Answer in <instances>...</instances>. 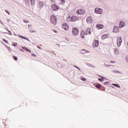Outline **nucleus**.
<instances>
[{
    "label": "nucleus",
    "instance_id": "nucleus-1",
    "mask_svg": "<svg viewBox=\"0 0 128 128\" xmlns=\"http://www.w3.org/2000/svg\"><path fill=\"white\" fill-rule=\"evenodd\" d=\"M92 29L90 28H88L86 32L84 30H82L80 32V36L82 38H84V35L88 36V34H92Z\"/></svg>",
    "mask_w": 128,
    "mask_h": 128
},
{
    "label": "nucleus",
    "instance_id": "nucleus-2",
    "mask_svg": "<svg viewBox=\"0 0 128 128\" xmlns=\"http://www.w3.org/2000/svg\"><path fill=\"white\" fill-rule=\"evenodd\" d=\"M50 20V22L54 25H56L58 22V19L56 18V17L54 15L51 16Z\"/></svg>",
    "mask_w": 128,
    "mask_h": 128
},
{
    "label": "nucleus",
    "instance_id": "nucleus-3",
    "mask_svg": "<svg viewBox=\"0 0 128 128\" xmlns=\"http://www.w3.org/2000/svg\"><path fill=\"white\" fill-rule=\"evenodd\" d=\"M95 14H102V9L98 8H96L94 9Z\"/></svg>",
    "mask_w": 128,
    "mask_h": 128
},
{
    "label": "nucleus",
    "instance_id": "nucleus-4",
    "mask_svg": "<svg viewBox=\"0 0 128 128\" xmlns=\"http://www.w3.org/2000/svg\"><path fill=\"white\" fill-rule=\"evenodd\" d=\"M72 34L74 36H78V29L76 28H72Z\"/></svg>",
    "mask_w": 128,
    "mask_h": 128
},
{
    "label": "nucleus",
    "instance_id": "nucleus-5",
    "mask_svg": "<svg viewBox=\"0 0 128 128\" xmlns=\"http://www.w3.org/2000/svg\"><path fill=\"white\" fill-rule=\"evenodd\" d=\"M122 37H118L117 38V46H120V45L122 44Z\"/></svg>",
    "mask_w": 128,
    "mask_h": 128
},
{
    "label": "nucleus",
    "instance_id": "nucleus-6",
    "mask_svg": "<svg viewBox=\"0 0 128 128\" xmlns=\"http://www.w3.org/2000/svg\"><path fill=\"white\" fill-rule=\"evenodd\" d=\"M99 44L100 43L98 42V40H94L93 42L92 47L94 48H97V46H98Z\"/></svg>",
    "mask_w": 128,
    "mask_h": 128
},
{
    "label": "nucleus",
    "instance_id": "nucleus-7",
    "mask_svg": "<svg viewBox=\"0 0 128 128\" xmlns=\"http://www.w3.org/2000/svg\"><path fill=\"white\" fill-rule=\"evenodd\" d=\"M52 9L54 12H58V6H56V4H52Z\"/></svg>",
    "mask_w": 128,
    "mask_h": 128
},
{
    "label": "nucleus",
    "instance_id": "nucleus-8",
    "mask_svg": "<svg viewBox=\"0 0 128 128\" xmlns=\"http://www.w3.org/2000/svg\"><path fill=\"white\" fill-rule=\"evenodd\" d=\"M62 28L65 30H68L70 28L68 25V24H66V23L63 24L62 25Z\"/></svg>",
    "mask_w": 128,
    "mask_h": 128
},
{
    "label": "nucleus",
    "instance_id": "nucleus-9",
    "mask_svg": "<svg viewBox=\"0 0 128 128\" xmlns=\"http://www.w3.org/2000/svg\"><path fill=\"white\" fill-rule=\"evenodd\" d=\"M98 76L99 78H98V80H99V82H104V80H106V78L104 76L98 75Z\"/></svg>",
    "mask_w": 128,
    "mask_h": 128
},
{
    "label": "nucleus",
    "instance_id": "nucleus-10",
    "mask_svg": "<svg viewBox=\"0 0 128 128\" xmlns=\"http://www.w3.org/2000/svg\"><path fill=\"white\" fill-rule=\"evenodd\" d=\"M103 28L104 25L102 24H97L96 25V28H97V30H102V28Z\"/></svg>",
    "mask_w": 128,
    "mask_h": 128
},
{
    "label": "nucleus",
    "instance_id": "nucleus-11",
    "mask_svg": "<svg viewBox=\"0 0 128 128\" xmlns=\"http://www.w3.org/2000/svg\"><path fill=\"white\" fill-rule=\"evenodd\" d=\"M44 4L43 2H39L38 4V8H44Z\"/></svg>",
    "mask_w": 128,
    "mask_h": 128
},
{
    "label": "nucleus",
    "instance_id": "nucleus-12",
    "mask_svg": "<svg viewBox=\"0 0 128 128\" xmlns=\"http://www.w3.org/2000/svg\"><path fill=\"white\" fill-rule=\"evenodd\" d=\"M86 22L88 24H92V17L89 16L86 19Z\"/></svg>",
    "mask_w": 128,
    "mask_h": 128
},
{
    "label": "nucleus",
    "instance_id": "nucleus-13",
    "mask_svg": "<svg viewBox=\"0 0 128 128\" xmlns=\"http://www.w3.org/2000/svg\"><path fill=\"white\" fill-rule=\"evenodd\" d=\"M71 20L72 22H76V20H78V17H76L75 16H73Z\"/></svg>",
    "mask_w": 128,
    "mask_h": 128
},
{
    "label": "nucleus",
    "instance_id": "nucleus-14",
    "mask_svg": "<svg viewBox=\"0 0 128 128\" xmlns=\"http://www.w3.org/2000/svg\"><path fill=\"white\" fill-rule=\"evenodd\" d=\"M112 32H118V26H114Z\"/></svg>",
    "mask_w": 128,
    "mask_h": 128
},
{
    "label": "nucleus",
    "instance_id": "nucleus-15",
    "mask_svg": "<svg viewBox=\"0 0 128 128\" xmlns=\"http://www.w3.org/2000/svg\"><path fill=\"white\" fill-rule=\"evenodd\" d=\"M120 28H124V22H120L119 23Z\"/></svg>",
    "mask_w": 128,
    "mask_h": 128
},
{
    "label": "nucleus",
    "instance_id": "nucleus-16",
    "mask_svg": "<svg viewBox=\"0 0 128 128\" xmlns=\"http://www.w3.org/2000/svg\"><path fill=\"white\" fill-rule=\"evenodd\" d=\"M88 50H84V49H82V50H80V53H81V54H86V53H88Z\"/></svg>",
    "mask_w": 128,
    "mask_h": 128
},
{
    "label": "nucleus",
    "instance_id": "nucleus-17",
    "mask_svg": "<svg viewBox=\"0 0 128 128\" xmlns=\"http://www.w3.org/2000/svg\"><path fill=\"white\" fill-rule=\"evenodd\" d=\"M108 38V34H105L102 36V40H106V38Z\"/></svg>",
    "mask_w": 128,
    "mask_h": 128
},
{
    "label": "nucleus",
    "instance_id": "nucleus-18",
    "mask_svg": "<svg viewBox=\"0 0 128 128\" xmlns=\"http://www.w3.org/2000/svg\"><path fill=\"white\" fill-rule=\"evenodd\" d=\"M23 50H26V52H29L30 54H32V51L30 50H28V49L26 47H22Z\"/></svg>",
    "mask_w": 128,
    "mask_h": 128
},
{
    "label": "nucleus",
    "instance_id": "nucleus-19",
    "mask_svg": "<svg viewBox=\"0 0 128 128\" xmlns=\"http://www.w3.org/2000/svg\"><path fill=\"white\" fill-rule=\"evenodd\" d=\"M112 86H116V88H120V86L118 84H112Z\"/></svg>",
    "mask_w": 128,
    "mask_h": 128
},
{
    "label": "nucleus",
    "instance_id": "nucleus-20",
    "mask_svg": "<svg viewBox=\"0 0 128 128\" xmlns=\"http://www.w3.org/2000/svg\"><path fill=\"white\" fill-rule=\"evenodd\" d=\"M102 86V85L100 84H97L96 85V88L100 90V87Z\"/></svg>",
    "mask_w": 128,
    "mask_h": 128
},
{
    "label": "nucleus",
    "instance_id": "nucleus-21",
    "mask_svg": "<svg viewBox=\"0 0 128 128\" xmlns=\"http://www.w3.org/2000/svg\"><path fill=\"white\" fill-rule=\"evenodd\" d=\"M86 12V10L84 9H81L80 10V14H84Z\"/></svg>",
    "mask_w": 128,
    "mask_h": 128
},
{
    "label": "nucleus",
    "instance_id": "nucleus-22",
    "mask_svg": "<svg viewBox=\"0 0 128 128\" xmlns=\"http://www.w3.org/2000/svg\"><path fill=\"white\" fill-rule=\"evenodd\" d=\"M18 36H20V38H23V40H28V38L24 36H20V35H19Z\"/></svg>",
    "mask_w": 128,
    "mask_h": 128
},
{
    "label": "nucleus",
    "instance_id": "nucleus-23",
    "mask_svg": "<svg viewBox=\"0 0 128 128\" xmlns=\"http://www.w3.org/2000/svg\"><path fill=\"white\" fill-rule=\"evenodd\" d=\"M100 90H106V88H104V86H102L101 85V86L100 88Z\"/></svg>",
    "mask_w": 128,
    "mask_h": 128
},
{
    "label": "nucleus",
    "instance_id": "nucleus-24",
    "mask_svg": "<svg viewBox=\"0 0 128 128\" xmlns=\"http://www.w3.org/2000/svg\"><path fill=\"white\" fill-rule=\"evenodd\" d=\"M12 46H18V43H17V42H12Z\"/></svg>",
    "mask_w": 128,
    "mask_h": 128
},
{
    "label": "nucleus",
    "instance_id": "nucleus-25",
    "mask_svg": "<svg viewBox=\"0 0 128 128\" xmlns=\"http://www.w3.org/2000/svg\"><path fill=\"white\" fill-rule=\"evenodd\" d=\"M31 4H32L33 6L34 5L36 4V0H30Z\"/></svg>",
    "mask_w": 128,
    "mask_h": 128
},
{
    "label": "nucleus",
    "instance_id": "nucleus-26",
    "mask_svg": "<svg viewBox=\"0 0 128 128\" xmlns=\"http://www.w3.org/2000/svg\"><path fill=\"white\" fill-rule=\"evenodd\" d=\"M113 72L114 73V74H118H118H122V72H120V71H118V70H113Z\"/></svg>",
    "mask_w": 128,
    "mask_h": 128
},
{
    "label": "nucleus",
    "instance_id": "nucleus-27",
    "mask_svg": "<svg viewBox=\"0 0 128 128\" xmlns=\"http://www.w3.org/2000/svg\"><path fill=\"white\" fill-rule=\"evenodd\" d=\"M110 84V82H105L104 83V86H106V85H108L109 86Z\"/></svg>",
    "mask_w": 128,
    "mask_h": 128
},
{
    "label": "nucleus",
    "instance_id": "nucleus-28",
    "mask_svg": "<svg viewBox=\"0 0 128 128\" xmlns=\"http://www.w3.org/2000/svg\"><path fill=\"white\" fill-rule=\"evenodd\" d=\"M114 52H115L116 54H118V50L115 48Z\"/></svg>",
    "mask_w": 128,
    "mask_h": 128
},
{
    "label": "nucleus",
    "instance_id": "nucleus-29",
    "mask_svg": "<svg viewBox=\"0 0 128 128\" xmlns=\"http://www.w3.org/2000/svg\"><path fill=\"white\" fill-rule=\"evenodd\" d=\"M81 80H82V82H86V78H84V77H81L80 78Z\"/></svg>",
    "mask_w": 128,
    "mask_h": 128
},
{
    "label": "nucleus",
    "instance_id": "nucleus-30",
    "mask_svg": "<svg viewBox=\"0 0 128 128\" xmlns=\"http://www.w3.org/2000/svg\"><path fill=\"white\" fill-rule=\"evenodd\" d=\"M2 44H4V46H5V48H8V50L10 48L8 46H6L5 44H4V43H2Z\"/></svg>",
    "mask_w": 128,
    "mask_h": 128
},
{
    "label": "nucleus",
    "instance_id": "nucleus-31",
    "mask_svg": "<svg viewBox=\"0 0 128 128\" xmlns=\"http://www.w3.org/2000/svg\"><path fill=\"white\" fill-rule=\"evenodd\" d=\"M30 32H36L34 30H29Z\"/></svg>",
    "mask_w": 128,
    "mask_h": 128
},
{
    "label": "nucleus",
    "instance_id": "nucleus-32",
    "mask_svg": "<svg viewBox=\"0 0 128 128\" xmlns=\"http://www.w3.org/2000/svg\"><path fill=\"white\" fill-rule=\"evenodd\" d=\"M3 41L4 42H5V44H8V41L7 40H6L5 39H3Z\"/></svg>",
    "mask_w": 128,
    "mask_h": 128
},
{
    "label": "nucleus",
    "instance_id": "nucleus-33",
    "mask_svg": "<svg viewBox=\"0 0 128 128\" xmlns=\"http://www.w3.org/2000/svg\"><path fill=\"white\" fill-rule=\"evenodd\" d=\"M86 66H89L90 68H92V65L90 64H86Z\"/></svg>",
    "mask_w": 128,
    "mask_h": 128
},
{
    "label": "nucleus",
    "instance_id": "nucleus-34",
    "mask_svg": "<svg viewBox=\"0 0 128 128\" xmlns=\"http://www.w3.org/2000/svg\"><path fill=\"white\" fill-rule=\"evenodd\" d=\"M23 22H25V24H28V22H30V21H28L26 20H24Z\"/></svg>",
    "mask_w": 128,
    "mask_h": 128
},
{
    "label": "nucleus",
    "instance_id": "nucleus-35",
    "mask_svg": "<svg viewBox=\"0 0 128 128\" xmlns=\"http://www.w3.org/2000/svg\"><path fill=\"white\" fill-rule=\"evenodd\" d=\"M104 66H106L107 68H108V67L110 66V65L104 64Z\"/></svg>",
    "mask_w": 128,
    "mask_h": 128
},
{
    "label": "nucleus",
    "instance_id": "nucleus-36",
    "mask_svg": "<svg viewBox=\"0 0 128 128\" xmlns=\"http://www.w3.org/2000/svg\"><path fill=\"white\" fill-rule=\"evenodd\" d=\"M126 62H128V55L126 56Z\"/></svg>",
    "mask_w": 128,
    "mask_h": 128
},
{
    "label": "nucleus",
    "instance_id": "nucleus-37",
    "mask_svg": "<svg viewBox=\"0 0 128 128\" xmlns=\"http://www.w3.org/2000/svg\"><path fill=\"white\" fill-rule=\"evenodd\" d=\"M13 58H14V60H18V57L16 56H13Z\"/></svg>",
    "mask_w": 128,
    "mask_h": 128
},
{
    "label": "nucleus",
    "instance_id": "nucleus-38",
    "mask_svg": "<svg viewBox=\"0 0 128 128\" xmlns=\"http://www.w3.org/2000/svg\"><path fill=\"white\" fill-rule=\"evenodd\" d=\"M6 12V14H10V12H8V10H5Z\"/></svg>",
    "mask_w": 128,
    "mask_h": 128
},
{
    "label": "nucleus",
    "instance_id": "nucleus-39",
    "mask_svg": "<svg viewBox=\"0 0 128 128\" xmlns=\"http://www.w3.org/2000/svg\"><path fill=\"white\" fill-rule=\"evenodd\" d=\"M76 12L77 14H80V10H78Z\"/></svg>",
    "mask_w": 128,
    "mask_h": 128
},
{
    "label": "nucleus",
    "instance_id": "nucleus-40",
    "mask_svg": "<svg viewBox=\"0 0 128 128\" xmlns=\"http://www.w3.org/2000/svg\"><path fill=\"white\" fill-rule=\"evenodd\" d=\"M8 50H9L10 52H12V48H10L8 49Z\"/></svg>",
    "mask_w": 128,
    "mask_h": 128
},
{
    "label": "nucleus",
    "instance_id": "nucleus-41",
    "mask_svg": "<svg viewBox=\"0 0 128 128\" xmlns=\"http://www.w3.org/2000/svg\"><path fill=\"white\" fill-rule=\"evenodd\" d=\"M32 56H36V54H32Z\"/></svg>",
    "mask_w": 128,
    "mask_h": 128
},
{
    "label": "nucleus",
    "instance_id": "nucleus-42",
    "mask_svg": "<svg viewBox=\"0 0 128 128\" xmlns=\"http://www.w3.org/2000/svg\"><path fill=\"white\" fill-rule=\"evenodd\" d=\"M52 2H56V0H50Z\"/></svg>",
    "mask_w": 128,
    "mask_h": 128
},
{
    "label": "nucleus",
    "instance_id": "nucleus-43",
    "mask_svg": "<svg viewBox=\"0 0 128 128\" xmlns=\"http://www.w3.org/2000/svg\"><path fill=\"white\" fill-rule=\"evenodd\" d=\"M111 64H116V62L114 61H110Z\"/></svg>",
    "mask_w": 128,
    "mask_h": 128
},
{
    "label": "nucleus",
    "instance_id": "nucleus-44",
    "mask_svg": "<svg viewBox=\"0 0 128 128\" xmlns=\"http://www.w3.org/2000/svg\"><path fill=\"white\" fill-rule=\"evenodd\" d=\"M28 28H32V26L29 25V26H28Z\"/></svg>",
    "mask_w": 128,
    "mask_h": 128
},
{
    "label": "nucleus",
    "instance_id": "nucleus-45",
    "mask_svg": "<svg viewBox=\"0 0 128 128\" xmlns=\"http://www.w3.org/2000/svg\"><path fill=\"white\" fill-rule=\"evenodd\" d=\"M91 68H96V66L92 65V66H91Z\"/></svg>",
    "mask_w": 128,
    "mask_h": 128
},
{
    "label": "nucleus",
    "instance_id": "nucleus-46",
    "mask_svg": "<svg viewBox=\"0 0 128 128\" xmlns=\"http://www.w3.org/2000/svg\"><path fill=\"white\" fill-rule=\"evenodd\" d=\"M7 22H10V19H7Z\"/></svg>",
    "mask_w": 128,
    "mask_h": 128
},
{
    "label": "nucleus",
    "instance_id": "nucleus-47",
    "mask_svg": "<svg viewBox=\"0 0 128 128\" xmlns=\"http://www.w3.org/2000/svg\"><path fill=\"white\" fill-rule=\"evenodd\" d=\"M3 122L4 124H6V122L4 121Z\"/></svg>",
    "mask_w": 128,
    "mask_h": 128
},
{
    "label": "nucleus",
    "instance_id": "nucleus-48",
    "mask_svg": "<svg viewBox=\"0 0 128 128\" xmlns=\"http://www.w3.org/2000/svg\"><path fill=\"white\" fill-rule=\"evenodd\" d=\"M53 31H54V32H57L56 30H53Z\"/></svg>",
    "mask_w": 128,
    "mask_h": 128
},
{
    "label": "nucleus",
    "instance_id": "nucleus-49",
    "mask_svg": "<svg viewBox=\"0 0 128 128\" xmlns=\"http://www.w3.org/2000/svg\"><path fill=\"white\" fill-rule=\"evenodd\" d=\"M22 52H24V50H22V49H20V50Z\"/></svg>",
    "mask_w": 128,
    "mask_h": 128
},
{
    "label": "nucleus",
    "instance_id": "nucleus-50",
    "mask_svg": "<svg viewBox=\"0 0 128 128\" xmlns=\"http://www.w3.org/2000/svg\"><path fill=\"white\" fill-rule=\"evenodd\" d=\"M62 2H64V0H61Z\"/></svg>",
    "mask_w": 128,
    "mask_h": 128
},
{
    "label": "nucleus",
    "instance_id": "nucleus-51",
    "mask_svg": "<svg viewBox=\"0 0 128 128\" xmlns=\"http://www.w3.org/2000/svg\"><path fill=\"white\" fill-rule=\"evenodd\" d=\"M38 48H40V46H38Z\"/></svg>",
    "mask_w": 128,
    "mask_h": 128
},
{
    "label": "nucleus",
    "instance_id": "nucleus-52",
    "mask_svg": "<svg viewBox=\"0 0 128 128\" xmlns=\"http://www.w3.org/2000/svg\"><path fill=\"white\" fill-rule=\"evenodd\" d=\"M5 122H6V120H4Z\"/></svg>",
    "mask_w": 128,
    "mask_h": 128
}]
</instances>
